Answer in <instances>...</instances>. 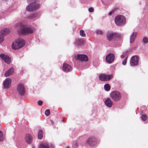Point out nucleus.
I'll use <instances>...</instances> for the list:
<instances>
[{"label": "nucleus", "mask_w": 148, "mask_h": 148, "mask_svg": "<svg viewBox=\"0 0 148 148\" xmlns=\"http://www.w3.org/2000/svg\"><path fill=\"white\" fill-rule=\"evenodd\" d=\"M14 27L16 29H19L21 34L25 35L33 32V29L28 27L22 23H18L16 24Z\"/></svg>", "instance_id": "nucleus-1"}, {"label": "nucleus", "mask_w": 148, "mask_h": 148, "mask_svg": "<svg viewBox=\"0 0 148 148\" xmlns=\"http://www.w3.org/2000/svg\"><path fill=\"white\" fill-rule=\"evenodd\" d=\"M126 21L125 17L123 15H117L115 18V23L118 26H121L124 25L125 24Z\"/></svg>", "instance_id": "nucleus-2"}, {"label": "nucleus", "mask_w": 148, "mask_h": 148, "mask_svg": "<svg viewBox=\"0 0 148 148\" xmlns=\"http://www.w3.org/2000/svg\"><path fill=\"white\" fill-rule=\"evenodd\" d=\"M25 44V41L22 38H19L13 42L12 47V49L16 50L23 47Z\"/></svg>", "instance_id": "nucleus-3"}, {"label": "nucleus", "mask_w": 148, "mask_h": 148, "mask_svg": "<svg viewBox=\"0 0 148 148\" xmlns=\"http://www.w3.org/2000/svg\"><path fill=\"white\" fill-rule=\"evenodd\" d=\"M40 0H27L28 3H30L26 7V9H37L40 8V5L36 3Z\"/></svg>", "instance_id": "nucleus-4"}, {"label": "nucleus", "mask_w": 148, "mask_h": 148, "mask_svg": "<svg viewBox=\"0 0 148 148\" xmlns=\"http://www.w3.org/2000/svg\"><path fill=\"white\" fill-rule=\"evenodd\" d=\"M110 96L112 99L115 101L119 100L121 97V93L116 91H113L111 92Z\"/></svg>", "instance_id": "nucleus-5"}, {"label": "nucleus", "mask_w": 148, "mask_h": 148, "mask_svg": "<svg viewBox=\"0 0 148 148\" xmlns=\"http://www.w3.org/2000/svg\"><path fill=\"white\" fill-rule=\"evenodd\" d=\"M113 77L112 74L106 75L104 74H101L99 75V79L102 81H107L110 80Z\"/></svg>", "instance_id": "nucleus-6"}, {"label": "nucleus", "mask_w": 148, "mask_h": 148, "mask_svg": "<svg viewBox=\"0 0 148 148\" xmlns=\"http://www.w3.org/2000/svg\"><path fill=\"white\" fill-rule=\"evenodd\" d=\"M139 60L138 57L136 56H133L130 60V65L131 66H136L138 65Z\"/></svg>", "instance_id": "nucleus-7"}, {"label": "nucleus", "mask_w": 148, "mask_h": 148, "mask_svg": "<svg viewBox=\"0 0 148 148\" xmlns=\"http://www.w3.org/2000/svg\"><path fill=\"white\" fill-rule=\"evenodd\" d=\"M116 36V33L111 31H108L106 33V38L108 41H111Z\"/></svg>", "instance_id": "nucleus-8"}, {"label": "nucleus", "mask_w": 148, "mask_h": 148, "mask_svg": "<svg viewBox=\"0 0 148 148\" xmlns=\"http://www.w3.org/2000/svg\"><path fill=\"white\" fill-rule=\"evenodd\" d=\"M87 142L90 146L92 147L97 144L96 139L94 137H92L89 138Z\"/></svg>", "instance_id": "nucleus-9"}, {"label": "nucleus", "mask_w": 148, "mask_h": 148, "mask_svg": "<svg viewBox=\"0 0 148 148\" xmlns=\"http://www.w3.org/2000/svg\"><path fill=\"white\" fill-rule=\"evenodd\" d=\"M114 58L115 56L113 54L109 53L107 55L106 57V61L108 63L110 64L114 61Z\"/></svg>", "instance_id": "nucleus-10"}, {"label": "nucleus", "mask_w": 148, "mask_h": 148, "mask_svg": "<svg viewBox=\"0 0 148 148\" xmlns=\"http://www.w3.org/2000/svg\"><path fill=\"white\" fill-rule=\"evenodd\" d=\"M0 57L7 64H9L11 62V58L7 55L2 53L0 55Z\"/></svg>", "instance_id": "nucleus-11"}, {"label": "nucleus", "mask_w": 148, "mask_h": 148, "mask_svg": "<svg viewBox=\"0 0 148 148\" xmlns=\"http://www.w3.org/2000/svg\"><path fill=\"white\" fill-rule=\"evenodd\" d=\"M11 80L9 78L6 79L3 82V86L4 88H8L11 85Z\"/></svg>", "instance_id": "nucleus-12"}, {"label": "nucleus", "mask_w": 148, "mask_h": 148, "mask_svg": "<svg viewBox=\"0 0 148 148\" xmlns=\"http://www.w3.org/2000/svg\"><path fill=\"white\" fill-rule=\"evenodd\" d=\"M63 69L65 72H68L72 70V68L70 65L64 63L63 65Z\"/></svg>", "instance_id": "nucleus-13"}, {"label": "nucleus", "mask_w": 148, "mask_h": 148, "mask_svg": "<svg viewBox=\"0 0 148 148\" xmlns=\"http://www.w3.org/2000/svg\"><path fill=\"white\" fill-rule=\"evenodd\" d=\"M76 58L78 60L82 61H87L88 60L87 56L85 55H78Z\"/></svg>", "instance_id": "nucleus-14"}, {"label": "nucleus", "mask_w": 148, "mask_h": 148, "mask_svg": "<svg viewBox=\"0 0 148 148\" xmlns=\"http://www.w3.org/2000/svg\"><path fill=\"white\" fill-rule=\"evenodd\" d=\"M17 90L18 92L21 95L23 94L24 92V89L23 85L22 84H18Z\"/></svg>", "instance_id": "nucleus-15"}, {"label": "nucleus", "mask_w": 148, "mask_h": 148, "mask_svg": "<svg viewBox=\"0 0 148 148\" xmlns=\"http://www.w3.org/2000/svg\"><path fill=\"white\" fill-rule=\"evenodd\" d=\"M32 137L29 134H26L25 137V140L26 142L29 144L31 143L32 141Z\"/></svg>", "instance_id": "nucleus-16"}, {"label": "nucleus", "mask_w": 148, "mask_h": 148, "mask_svg": "<svg viewBox=\"0 0 148 148\" xmlns=\"http://www.w3.org/2000/svg\"><path fill=\"white\" fill-rule=\"evenodd\" d=\"M105 103L107 106L108 107H110L112 106V102L110 98H108L106 99Z\"/></svg>", "instance_id": "nucleus-17"}, {"label": "nucleus", "mask_w": 148, "mask_h": 148, "mask_svg": "<svg viewBox=\"0 0 148 148\" xmlns=\"http://www.w3.org/2000/svg\"><path fill=\"white\" fill-rule=\"evenodd\" d=\"M127 52H126L125 53H123V54L121 56V58H123V57H125V59L122 62V63L123 65H125L127 63Z\"/></svg>", "instance_id": "nucleus-18"}, {"label": "nucleus", "mask_w": 148, "mask_h": 148, "mask_svg": "<svg viewBox=\"0 0 148 148\" xmlns=\"http://www.w3.org/2000/svg\"><path fill=\"white\" fill-rule=\"evenodd\" d=\"M14 72V69L12 67L10 69L6 71L5 75V77H8L12 74Z\"/></svg>", "instance_id": "nucleus-19"}, {"label": "nucleus", "mask_w": 148, "mask_h": 148, "mask_svg": "<svg viewBox=\"0 0 148 148\" xmlns=\"http://www.w3.org/2000/svg\"><path fill=\"white\" fill-rule=\"evenodd\" d=\"M137 33L133 32L131 35L130 37V42L131 43H133L134 41L135 38L136 37Z\"/></svg>", "instance_id": "nucleus-20"}, {"label": "nucleus", "mask_w": 148, "mask_h": 148, "mask_svg": "<svg viewBox=\"0 0 148 148\" xmlns=\"http://www.w3.org/2000/svg\"><path fill=\"white\" fill-rule=\"evenodd\" d=\"M49 145L46 142H43L40 144L38 148H48Z\"/></svg>", "instance_id": "nucleus-21"}, {"label": "nucleus", "mask_w": 148, "mask_h": 148, "mask_svg": "<svg viewBox=\"0 0 148 148\" xmlns=\"http://www.w3.org/2000/svg\"><path fill=\"white\" fill-rule=\"evenodd\" d=\"M10 30L7 28H4L1 31V33L3 35H6L9 33Z\"/></svg>", "instance_id": "nucleus-22"}, {"label": "nucleus", "mask_w": 148, "mask_h": 148, "mask_svg": "<svg viewBox=\"0 0 148 148\" xmlns=\"http://www.w3.org/2000/svg\"><path fill=\"white\" fill-rule=\"evenodd\" d=\"M43 137V132L42 130H39L38 132V137L39 139H41Z\"/></svg>", "instance_id": "nucleus-23"}, {"label": "nucleus", "mask_w": 148, "mask_h": 148, "mask_svg": "<svg viewBox=\"0 0 148 148\" xmlns=\"http://www.w3.org/2000/svg\"><path fill=\"white\" fill-rule=\"evenodd\" d=\"M104 88L105 90L106 91H108L110 89V86L108 84H106L104 86Z\"/></svg>", "instance_id": "nucleus-24"}, {"label": "nucleus", "mask_w": 148, "mask_h": 148, "mask_svg": "<svg viewBox=\"0 0 148 148\" xmlns=\"http://www.w3.org/2000/svg\"><path fill=\"white\" fill-rule=\"evenodd\" d=\"M96 33L97 34L102 35L103 33V31L100 29H97L96 31Z\"/></svg>", "instance_id": "nucleus-25"}, {"label": "nucleus", "mask_w": 148, "mask_h": 148, "mask_svg": "<svg viewBox=\"0 0 148 148\" xmlns=\"http://www.w3.org/2000/svg\"><path fill=\"white\" fill-rule=\"evenodd\" d=\"M141 119L143 121L146 120L147 118V116L146 114H143L141 116Z\"/></svg>", "instance_id": "nucleus-26"}, {"label": "nucleus", "mask_w": 148, "mask_h": 148, "mask_svg": "<svg viewBox=\"0 0 148 148\" xmlns=\"http://www.w3.org/2000/svg\"><path fill=\"white\" fill-rule=\"evenodd\" d=\"M80 34L82 37H84L86 36V34L84 33V32L83 30H81L80 31Z\"/></svg>", "instance_id": "nucleus-27"}, {"label": "nucleus", "mask_w": 148, "mask_h": 148, "mask_svg": "<svg viewBox=\"0 0 148 148\" xmlns=\"http://www.w3.org/2000/svg\"><path fill=\"white\" fill-rule=\"evenodd\" d=\"M45 114L46 116H48L50 114V111L49 110L47 109L46 110L45 112Z\"/></svg>", "instance_id": "nucleus-28"}, {"label": "nucleus", "mask_w": 148, "mask_h": 148, "mask_svg": "<svg viewBox=\"0 0 148 148\" xmlns=\"http://www.w3.org/2000/svg\"><path fill=\"white\" fill-rule=\"evenodd\" d=\"M4 139V137L3 135L2 132L0 131V141Z\"/></svg>", "instance_id": "nucleus-29"}, {"label": "nucleus", "mask_w": 148, "mask_h": 148, "mask_svg": "<svg viewBox=\"0 0 148 148\" xmlns=\"http://www.w3.org/2000/svg\"><path fill=\"white\" fill-rule=\"evenodd\" d=\"M81 43V41L80 40H76L75 44L77 45H79Z\"/></svg>", "instance_id": "nucleus-30"}, {"label": "nucleus", "mask_w": 148, "mask_h": 148, "mask_svg": "<svg viewBox=\"0 0 148 148\" xmlns=\"http://www.w3.org/2000/svg\"><path fill=\"white\" fill-rule=\"evenodd\" d=\"M143 41L145 43H147L148 42V38L147 37H144L143 39Z\"/></svg>", "instance_id": "nucleus-31"}, {"label": "nucleus", "mask_w": 148, "mask_h": 148, "mask_svg": "<svg viewBox=\"0 0 148 148\" xmlns=\"http://www.w3.org/2000/svg\"><path fill=\"white\" fill-rule=\"evenodd\" d=\"M114 10H112L110 11L108 13V15L109 16H110L112 14H114Z\"/></svg>", "instance_id": "nucleus-32"}, {"label": "nucleus", "mask_w": 148, "mask_h": 148, "mask_svg": "<svg viewBox=\"0 0 148 148\" xmlns=\"http://www.w3.org/2000/svg\"><path fill=\"white\" fill-rule=\"evenodd\" d=\"M3 41V36L0 35V43L2 42Z\"/></svg>", "instance_id": "nucleus-33"}, {"label": "nucleus", "mask_w": 148, "mask_h": 148, "mask_svg": "<svg viewBox=\"0 0 148 148\" xmlns=\"http://www.w3.org/2000/svg\"><path fill=\"white\" fill-rule=\"evenodd\" d=\"M42 101L41 100H39L38 102V104L40 106L42 104Z\"/></svg>", "instance_id": "nucleus-34"}, {"label": "nucleus", "mask_w": 148, "mask_h": 148, "mask_svg": "<svg viewBox=\"0 0 148 148\" xmlns=\"http://www.w3.org/2000/svg\"><path fill=\"white\" fill-rule=\"evenodd\" d=\"M54 148V145L52 144H51L50 145H49V148Z\"/></svg>", "instance_id": "nucleus-35"}, {"label": "nucleus", "mask_w": 148, "mask_h": 148, "mask_svg": "<svg viewBox=\"0 0 148 148\" xmlns=\"http://www.w3.org/2000/svg\"><path fill=\"white\" fill-rule=\"evenodd\" d=\"M90 12H92L94 10H88Z\"/></svg>", "instance_id": "nucleus-36"}, {"label": "nucleus", "mask_w": 148, "mask_h": 148, "mask_svg": "<svg viewBox=\"0 0 148 148\" xmlns=\"http://www.w3.org/2000/svg\"><path fill=\"white\" fill-rule=\"evenodd\" d=\"M88 9H93V8L92 7H90L88 8Z\"/></svg>", "instance_id": "nucleus-37"}, {"label": "nucleus", "mask_w": 148, "mask_h": 148, "mask_svg": "<svg viewBox=\"0 0 148 148\" xmlns=\"http://www.w3.org/2000/svg\"><path fill=\"white\" fill-rule=\"evenodd\" d=\"M28 10L29 11L31 12V11H32V10Z\"/></svg>", "instance_id": "nucleus-38"}, {"label": "nucleus", "mask_w": 148, "mask_h": 148, "mask_svg": "<svg viewBox=\"0 0 148 148\" xmlns=\"http://www.w3.org/2000/svg\"><path fill=\"white\" fill-rule=\"evenodd\" d=\"M76 146H77V144H76Z\"/></svg>", "instance_id": "nucleus-39"}]
</instances>
